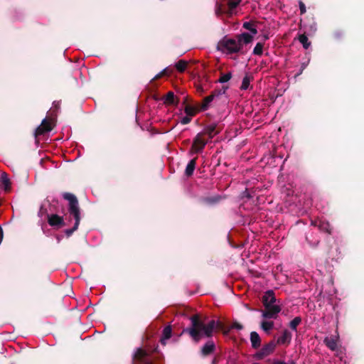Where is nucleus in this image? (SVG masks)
<instances>
[{"label": "nucleus", "mask_w": 364, "mask_h": 364, "mask_svg": "<svg viewBox=\"0 0 364 364\" xmlns=\"http://www.w3.org/2000/svg\"><path fill=\"white\" fill-rule=\"evenodd\" d=\"M190 326L184 328L182 333H187L195 343H198L203 338H211L215 329L217 322L210 320L207 323L200 318L199 314H193L190 317Z\"/></svg>", "instance_id": "nucleus-1"}, {"label": "nucleus", "mask_w": 364, "mask_h": 364, "mask_svg": "<svg viewBox=\"0 0 364 364\" xmlns=\"http://www.w3.org/2000/svg\"><path fill=\"white\" fill-rule=\"evenodd\" d=\"M63 197L69 202V213L73 215L75 220L74 226L70 229H67L65 232L66 235L70 237L78 228L80 222V210L78 200L74 194L66 192L63 194Z\"/></svg>", "instance_id": "nucleus-2"}, {"label": "nucleus", "mask_w": 364, "mask_h": 364, "mask_svg": "<svg viewBox=\"0 0 364 364\" xmlns=\"http://www.w3.org/2000/svg\"><path fill=\"white\" fill-rule=\"evenodd\" d=\"M218 50L227 54H232L238 53L241 50L240 46L237 41L228 38L226 36L223 38L217 44Z\"/></svg>", "instance_id": "nucleus-3"}, {"label": "nucleus", "mask_w": 364, "mask_h": 364, "mask_svg": "<svg viewBox=\"0 0 364 364\" xmlns=\"http://www.w3.org/2000/svg\"><path fill=\"white\" fill-rule=\"evenodd\" d=\"M149 355L146 350L138 348L133 355V364H152Z\"/></svg>", "instance_id": "nucleus-4"}, {"label": "nucleus", "mask_w": 364, "mask_h": 364, "mask_svg": "<svg viewBox=\"0 0 364 364\" xmlns=\"http://www.w3.org/2000/svg\"><path fill=\"white\" fill-rule=\"evenodd\" d=\"M203 133H198L193 139L190 150V154L201 152L208 143V140L203 139Z\"/></svg>", "instance_id": "nucleus-5"}, {"label": "nucleus", "mask_w": 364, "mask_h": 364, "mask_svg": "<svg viewBox=\"0 0 364 364\" xmlns=\"http://www.w3.org/2000/svg\"><path fill=\"white\" fill-rule=\"evenodd\" d=\"M277 343L274 341H271L264 345L258 352H257L254 357L257 360H262L264 357L272 353L276 348Z\"/></svg>", "instance_id": "nucleus-6"}, {"label": "nucleus", "mask_w": 364, "mask_h": 364, "mask_svg": "<svg viewBox=\"0 0 364 364\" xmlns=\"http://www.w3.org/2000/svg\"><path fill=\"white\" fill-rule=\"evenodd\" d=\"M53 127L50 120L45 118L42 120L41 124L36 129L34 136L37 138L38 136L43 135L44 134L50 132Z\"/></svg>", "instance_id": "nucleus-7"}, {"label": "nucleus", "mask_w": 364, "mask_h": 364, "mask_svg": "<svg viewBox=\"0 0 364 364\" xmlns=\"http://www.w3.org/2000/svg\"><path fill=\"white\" fill-rule=\"evenodd\" d=\"M264 308L265 309L262 311L264 318H276L281 311V308L278 305H271Z\"/></svg>", "instance_id": "nucleus-8"}, {"label": "nucleus", "mask_w": 364, "mask_h": 364, "mask_svg": "<svg viewBox=\"0 0 364 364\" xmlns=\"http://www.w3.org/2000/svg\"><path fill=\"white\" fill-rule=\"evenodd\" d=\"M221 129L218 127V124L213 123L207 125L204 129L203 135L207 134L210 139H213L216 134L220 132Z\"/></svg>", "instance_id": "nucleus-9"}, {"label": "nucleus", "mask_w": 364, "mask_h": 364, "mask_svg": "<svg viewBox=\"0 0 364 364\" xmlns=\"http://www.w3.org/2000/svg\"><path fill=\"white\" fill-rule=\"evenodd\" d=\"M276 297L274 293L272 290H268L265 292L264 295L262 296V304L264 307H268V306L275 305Z\"/></svg>", "instance_id": "nucleus-10"}, {"label": "nucleus", "mask_w": 364, "mask_h": 364, "mask_svg": "<svg viewBox=\"0 0 364 364\" xmlns=\"http://www.w3.org/2000/svg\"><path fill=\"white\" fill-rule=\"evenodd\" d=\"M218 97L215 94L214 91H213L210 95L205 97L203 100L202 103L199 105L200 106V111H205V110H207L209 108L210 103L214 100H218Z\"/></svg>", "instance_id": "nucleus-11"}, {"label": "nucleus", "mask_w": 364, "mask_h": 364, "mask_svg": "<svg viewBox=\"0 0 364 364\" xmlns=\"http://www.w3.org/2000/svg\"><path fill=\"white\" fill-rule=\"evenodd\" d=\"M48 224L53 227H62L65 225L63 217L59 216L58 215L56 214H52L50 215H48Z\"/></svg>", "instance_id": "nucleus-12"}, {"label": "nucleus", "mask_w": 364, "mask_h": 364, "mask_svg": "<svg viewBox=\"0 0 364 364\" xmlns=\"http://www.w3.org/2000/svg\"><path fill=\"white\" fill-rule=\"evenodd\" d=\"M215 349V345L213 341H208L201 348V353L203 356L210 355L214 352Z\"/></svg>", "instance_id": "nucleus-13"}, {"label": "nucleus", "mask_w": 364, "mask_h": 364, "mask_svg": "<svg viewBox=\"0 0 364 364\" xmlns=\"http://www.w3.org/2000/svg\"><path fill=\"white\" fill-rule=\"evenodd\" d=\"M253 40V36L248 33H242V34L237 36V41L240 46V48H242V43L248 44Z\"/></svg>", "instance_id": "nucleus-14"}, {"label": "nucleus", "mask_w": 364, "mask_h": 364, "mask_svg": "<svg viewBox=\"0 0 364 364\" xmlns=\"http://www.w3.org/2000/svg\"><path fill=\"white\" fill-rule=\"evenodd\" d=\"M172 335V328L170 325L166 326L162 331V335L160 338V342L163 346L166 344V340L169 339Z\"/></svg>", "instance_id": "nucleus-15"}, {"label": "nucleus", "mask_w": 364, "mask_h": 364, "mask_svg": "<svg viewBox=\"0 0 364 364\" xmlns=\"http://www.w3.org/2000/svg\"><path fill=\"white\" fill-rule=\"evenodd\" d=\"M291 333L288 330H284L282 335L278 338L276 343L278 344H289L291 340Z\"/></svg>", "instance_id": "nucleus-16"}, {"label": "nucleus", "mask_w": 364, "mask_h": 364, "mask_svg": "<svg viewBox=\"0 0 364 364\" xmlns=\"http://www.w3.org/2000/svg\"><path fill=\"white\" fill-rule=\"evenodd\" d=\"M318 228L321 232L331 234L332 228L328 221L318 220Z\"/></svg>", "instance_id": "nucleus-17"}, {"label": "nucleus", "mask_w": 364, "mask_h": 364, "mask_svg": "<svg viewBox=\"0 0 364 364\" xmlns=\"http://www.w3.org/2000/svg\"><path fill=\"white\" fill-rule=\"evenodd\" d=\"M196 160L197 157L191 159L187 164L185 169V175L187 177H191L193 174L194 170L196 168Z\"/></svg>", "instance_id": "nucleus-18"}, {"label": "nucleus", "mask_w": 364, "mask_h": 364, "mask_svg": "<svg viewBox=\"0 0 364 364\" xmlns=\"http://www.w3.org/2000/svg\"><path fill=\"white\" fill-rule=\"evenodd\" d=\"M250 341L252 347L255 349L258 348L261 345V338L256 331H252L250 333Z\"/></svg>", "instance_id": "nucleus-19"}, {"label": "nucleus", "mask_w": 364, "mask_h": 364, "mask_svg": "<svg viewBox=\"0 0 364 364\" xmlns=\"http://www.w3.org/2000/svg\"><path fill=\"white\" fill-rule=\"evenodd\" d=\"M325 345L331 350L335 351L337 350V341L333 337H326L323 340Z\"/></svg>", "instance_id": "nucleus-20"}, {"label": "nucleus", "mask_w": 364, "mask_h": 364, "mask_svg": "<svg viewBox=\"0 0 364 364\" xmlns=\"http://www.w3.org/2000/svg\"><path fill=\"white\" fill-rule=\"evenodd\" d=\"M178 100H176L174 93L171 91L168 92L165 96L164 104L168 105H177Z\"/></svg>", "instance_id": "nucleus-21"}, {"label": "nucleus", "mask_w": 364, "mask_h": 364, "mask_svg": "<svg viewBox=\"0 0 364 364\" xmlns=\"http://www.w3.org/2000/svg\"><path fill=\"white\" fill-rule=\"evenodd\" d=\"M184 111H185V113L187 114V115H189L191 117H193L196 114V113L200 110V106H198V107H195L192 105H186V107H185V109H184Z\"/></svg>", "instance_id": "nucleus-22"}, {"label": "nucleus", "mask_w": 364, "mask_h": 364, "mask_svg": "<svg viewBox=\"0 0 364 364\" xmlns=\"http://www.w3.org/2000/svg\"><path fill=\"white\" fill-rule=\"evenodd\" d=\"M298 40L302 44L304 48L305 49H308L311 45V43L309 41V38L305 33L300 34L298 36Z\"/></svg>", "instance_id": "nucleus-23"}, {"label": "nucleus", "mask_w": 364, "mask_h": 364, "mask_svg": "<svg viewBox=\"0 0 364 364\" xmlns=\"http://www.w3.org/2000/svg\"><path fill=\"white\" fill-rule=\"evenodd\" d=\"M187 65H188L187 61L183 60H180L176 63L175 67L178 72L183 73L187 68Z\"/></svg>", "instance_id": "nucleus-24"}, {"label": "nucleus", "mask_w": 364, "mask_h": 364, "mask_svg": "<svg viewBox=\"0 0 364 364\" xmlns=\"http://www.w3.org/2000/svg\"><path fill=\"white\" fill-rule=\"evenodd\" d=\"M1 179L2 183L5 186V191H8L10 189V185H11V182H10L9 178H8V175L4 172L2 173Z\"/></svg>", "instance_id": "nucleus-25"}, {"label": "nucleus", "mask_w": 364, "mask_h": 364, "mask_svg": "<svg viewBox=\"0 0 364 364\" xmlns=\"http://www.w3.org/2000/svg\"><path fill=\"white\" fill-rule=\"evenodd\" d=\"M243 28L250 31L252 34H257V30L254 26L253 23L250 21H247L243 23Z\"/></svg>", "instance_id": "nucleus-26"}, {"label": "nucleus", "mask_w": 364, "mask_h": 364, "mask_svg": "<svg viewBox=\"0 0 364 364\" xmlns=\"http://www.w3.org/2000/svg\"><path fill=\"white\" fill-rule=\"evenodd\" d=\"M264 44L262 43H257L253 49V54L255 55H262L263 53Z\"/></svg>", "instance_id": "nucleus-27"}, {"label": "nucleus", "mask_w": 364, "mask_h": 364, "mask_svg": "<svg viewBox=\"0 0 364 364\" xmlns=\"http://www.w3.org/2000/svg\"><path fill=\"white\" fill-rule=\"evenodd\" d=\"M301 318L299 316L295 317L293 320L289 323V327L294 330L296 331L297 326L301 323Z\"/></svg>", "instance_id": "nucleus-28"}, {"label": "nucleus", "mask_w": 364, "mask_h": 364, "mask_svg": "<svg viewBox=\"0 0 364 364\" xmlns=\"http://www.w3.org/2000/svg\"><path fill=\"white\" fill-rule=\"evenodd\" d=\"M261 327L265 332H268L273 328L274 322L264 321L261 323Z\"/></svg>", "instance_id": "nucleus-29"}, {"label": "nucleus", "mask_w": 364, "mask_h": 364, "mask_svg": "<svg viewBox=\"0 0 364 364\" xmlns=\"http://www.w3.org/2000/svg\"><path fill=\"white\" fill-rule=\"evenodd\" d=\"M232 77V73L228 72L225 74H221L220 77L218 79V82L220 83H225L229 81Z\"/></svg>", "instance_id": "nucleus-30"}, {"label": "nucleus", "mask_w": 364, "mask_h": 364, "mask_svg": "<svg viewBox=\"0 0 364 364\" xmlns=\"http://www.w3.org/2000/svg\"><path fill=\"white\" fill-rule=\"evenodd\" d=\"M250 79L248 76H245L242 79V85L240 87L241 90H247L250 86Z\"/></svg>", "instance_id": "nucleus-31"}, {"label": "nucleus", "mask_w": 364, "mask_h": 364, "mask_svg": "<svg viewBox=\"0 0 364 364\" xmlns=\"http://www.w3.org/2000/svg\"><path fill=\"white\" fill-rule=\"evenodd\" d=\"M217 322V325L215 326V329L216 331H223L224 332V333H228V332L230 331V329H228L226 330L225 328V325L223 323H222L221 321H216Z\"/></svg>", "instance_id": "nucleus-32"}, {"label": "nucleus", "mask_w": 364, "mask_h": 364, "mask_svg": "<svg viewBox=\"0 0 364 364\" xmlns=\"http://www.w3.org/2000/svg\"><path fill=\"white\" fill-rule=\"evenodd\" d=\"M228 86H223L221 89L213 90L215 94L217 95L218 99L223 95L225 94L226 90H228Z\"/></svg>", "instance_id": "nucleus-33"}, {"label": "nucleus", "mask_w": 364, "mask_h": 364, "mask_svg": "<svg viewBox=\"0 0 364 364\" xmlns=\"http://www.w3.org/2000/svg\"><path fill=\"white\" fill-rule=\"evenodd\" d=\"M220 200L219 197H208L204 199V201L210 205L215 204Z\"/></svg>", "instance_id": "nucleus-34"}, {"label": "nucleus", "mask_w": 364, "mask_h": 364, "mask_svg": "<svg viewBox=\"0 0 364 364\" xmlns=\"http://www.w3.org/2000/svg\"><path fill=\"white\" fill-rule=\"evenodd\" d=\"M240 0L237 1H229L228 7L230 10L235 9L240 4Z\"/></svg>", "instance_id": "nucleus-35"}, {"label": "nucleus", "mask_w": 364, "mask_h": 364, "mask_svg": "<svg viewBox=\"0 0 364 364\" xmlns=\"http://www.w3.org/2000/svg\"><path fill=\"white\" fill-rule=\"evenodd\" d=\"M191 118L192 117L189 116V115H186L185 117H183L181 119V123L182 124H187L188 123L191 122Z\"/></svg>", "instance_id": "nucleus-36"}, {"label": "nucleus", "mask_w": 364, "mask_h": 364, "mask_svg": "<svg viewBox=\"0 0 364 364\" xmlns=\"http://www.w3.org/2000/svg\"><path fill=\"white\" fill-rule=\"evenodd\" d=\"M168 75V69L167 68H165L164 69L161 73H159V74H157L154 80H157V79H159L160 77L164 76V75Z\"/></svg>", "instance_id": "nucleus-37"}, {"label": "nucleus", "mask_w": 364, "mask_h": 364, "mask_svg": "<svg viewBox=\"0 0 364 364\" xmlns=\"http://www.w3.org/2000/svg\"><path fill=\"white\" fill-rule=\"evenodd\" d=\"M299 9H300V13L301 14H304L306 13V6L304 4V3L301 1H300L299 2Z\"/></svg>", "instance_id": "nucleus-38"}, {"label": "nucleus", "mask_w": 364, "mask_h": 364, "mask_svg": "<svg viewBox=\"0 0 364 364\" xmlns=\"http://www.w3.org/2000/svg\"><path fill=\"white\" fill-rule=\"evenodd\" d=\"M306 240H307L308 243L309 244V245L311 246L312 247H318V245L320 243L319 240H316V241H310V240H309V238L307 237H306Z\"/></svg>", "instance_id": "nucleus-39"}, {"label": "nucleus", "mask_w": 364, "mask_h": 364, "mask_svg": "<svg viewBox=\"0 0 364 364\" xmlns=\"http://www.w3.org/2000/svg\"><path fill=\"white\" fill-rule=\"evenodd\" d=\"M231 328L242 330L243 328V326L241 323H238L237 321H234L231 326Z\"/></svg>", "instance_id": "nucleus-40"}, {"label": "nucleus", "mask_w": 364, "mask_h": 364, "mask_svg": "<svg viewBox=\"0 0 364 364\" xmlns=\"http://www.w3.org/2000/svg\"><path fill=\"white\" fill-rule=\"evenodd\" d=\"M60 102L59 101H54L53 102V109L52 112H57L60 109Z\"/></svg>", "instance_id": "nucleus-41"}, {"label": "nucleus", "mask_w": 364, "mask_h": 364, "mask_svg": "<svg viewBox=\"0 0 364 364\" xmlns=\"http://www.w3.org/2000/svg\"><path fill=\"white\" fill-rule=\"evenodd\" d=\"M196 88L197 92L199 93L200 95H203L205 92V90H204L203 87L201 85H197L196 86Z\"/></svg>", "instance_id": "nucleus-42"}, {"label": "nucleus", "mask_w": 364, "mask_h": 364, "mask_svg": "<svg viewBox=\"0 0 364 364\" xmlns=\"http://www.w3.org/2000/svg\"><path fill=\"white\" fill-rule=\"evenodd\" d=\"M306 65H307L306 63H303L301 65V69H300L299 73L296 76L300 75L303 73L304 70L306 68Z\"/></svg>", "instance_id": "nucleus-43"}, {"label": "nucleus", "mask_w": 364, "mask_h": 364, "mask_svg": "<svg viewBox=\"0 0 364 364\" xmlns=\"http://www.w3.org/2000/svg\"><path fill=\"white\" fill-rule=\"evenodd\" d=\"M318 220H311V225L318 228Z\"/></svg>", "instance_id": "nucleus-44"}, {"label": "nucleus", "mask_w": 364, "mask_h": 364, "mask_svg": "<svg viewBox=\"0 0 364 364\" xmlns=\"http://www.w3.org/2000/svg\"><path fill=\"white\" fill-rule=\"evenodd\" d=\"M3 237H4V231H3L2 228L0 226V242L3 240Z\"/></svg>", "instance_id": "nucleus-45"}, {"label": "nucleus", "mask_w": 364, "mask_h": 364, "mask_svg": "<svg viewBox=\"0 0 364 364\" xmlns=\"http://www.w3.org/2000/svg\"><path fill=\"white\" fill-rule=\"evenodd\" d=\"M273 364H287V363L284 361L276 360H274Z\"/></svg>", "instance_id": "nucleus-46"}, {"label": "nucleus", "mask_w": 364, "mask_h": 364, "mask_svg": "<svg viewBox=\"0 0 364 364\" xmlns=\"http://www.w3.org/2000/svg\"><path fill=\"white\" fill-rule=\"evenodd\" d=\"M333 35H334V36H335L336 38H340V37L341 36V33H339V32H335V33H333Z\"/></svg>", "instance_id": "nucleus-47"}, {"label": "nucleus", "mask_w": 364, "mask_h": 364, "mask_svg": "<svg viewBox=\"0 0 364 364\" xmlns=\"http://www.w3.org/2000/svg\"><path fill=\"white\" fill-rule=\"evenodd\" d=\"M289 364H296V362L294 360H291L289 362Z\"/></svg>", "instance_id": "nucleus-48"}, {"label": "nucleus", "mask_w": 364, "mask_h": 364, "mask_svg": "<svg viewBox=\"0 0 364 364\" xmlns=\"http://www.w3.org/2000/svg\"><path fill=\"white\" fill-rule=\"evenodd\" d=\"M246 196H247V198H251V196H250V195L249 193H247V194H246Z\"/></svg>", "instance_id": "nucleus-49"}, {"label": "nucleus", "mask_w": 364, "mask_h": 364, "mask_svg": "<svg viewBox=\"0 0 364 364\" xmlns=\"http://www.w3.org/2000/svg\"><path fill=\"white\" fill-rule=\"evenodd\" d=\"M186 101H187V97L185 98L184 101H183V103H186Z\"/></svg>", "instance_id": "nucleus-50"}]
</instances>
